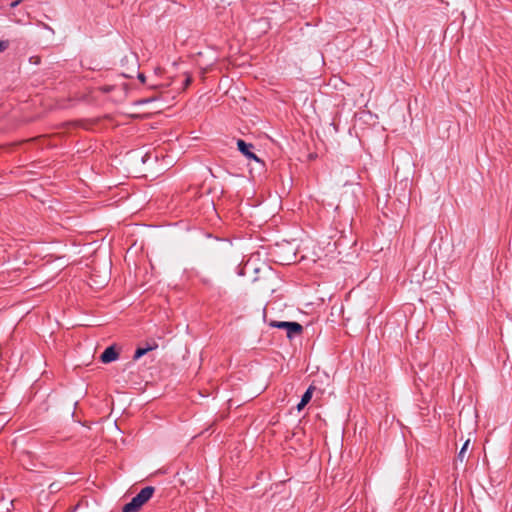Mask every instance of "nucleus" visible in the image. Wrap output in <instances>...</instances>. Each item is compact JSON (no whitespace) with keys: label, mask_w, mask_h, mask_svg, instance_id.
Segmentation results:
<instances>
[{"label":"nucleus","mask_w":512,"mask_h":512,"mask_svg":"<svg viewBox=\"0 0 512 512\" xmlns=\"http://www.w3.org/2000/svg\"><path fill=\"white\" fill-rule=\"evenodd\" d=\"M469 444H470V439H467L465 441V443L463 444L458 456H457V459L462 463L465 461L466 459V452L468 450V447H469Z\"/></svg>","instance_id":"obj_7"},{"label":"nucleus","mask_w":512,"mask_h":512,"mask_svg":"<svg viewBox=\"0 0 512 512\" xmlns=\"http://www.w3.org/2000/svg\"><path fill=\"white\" fill-rule=\"evenodd\" d=\"M154 491L155 489L152 486L143 488L129 503L123 506L122 512H138L140 508L151 499Z\"/></svg>","instance_id":"obj_1"},{"label":"nucleus","mask_w":512,"mask_h":512,"mask_svg":"<svg viewBox=\"0 0 512 512\" xmlns=\"http://www.w3.org/2000/svg\"><path fill=\"white\" fill-rule=\"evenodd\" d=\"M157 347H158V344L156 343V341H152L151 343H147L145 347L137 348V350L135 351V354L133 356V359L134 360H138L143 355H145L149 351H152V350L156 349Z\"/></svg>","instance_id":"obj_6"},{"label":"nucleus","mask_w":512,"mask_h":512,"mask_svg":"<svg viewBox=\"0 0 512 512\" xmlns=\"http://www.w3.org/2000/svg\"><path fill=\"white\" fill-rule=\"evenodd\" d=\"M20 2H21V0H17V1H15V2H13V3L11 4V6H12V7H16Z\"/></svg>","instance_id":"obj_11"},{"label":"nucleus","mask_w":512,"mask_h":512,"mask_svg":"<svg viewBox=\"0 0 512 512\" xmlns=\"http://www.w3.org/2000/svg\"><path fill=\"white\" fill-rule=\"evenodd\" d=\"M9 47L8 41H0V53L5 51Z\"/></svg>","instance_id":"obj_9"},{"label":"nucleus","mask_w":512,"mask_h":512,"mask_svg":"<svg viewBox=\"0 0 512 512\" xmlns=\"http://www.w3.org/2000/svg\"><path fill=\"white\" fill-rule=\"evenodd\" d=\"M274 327L285 329L287 331V337L292 338L302 332L303 327L297 322H275L272 324Z\"/></svg>","instance_id":"obj_2"},{"label":"nucleus","mask_w":512,"mask_h":512,"mask_svg":"<svg viewBox=\"0 0 512 512\" xmlns=\"http://www.w3.org/2000/svg\"><path fill=\"white\" fill-rule=\"evenodd\" d=\"M237 147H238V150L243 155H245L248 159H252V160L256 161L261 167L263 166L262 161L251 151V149L253 148L252 144L246 143L242 139H238Z\"/></svg>","instance_id":"obj_3"},{"label":"nucleus","mask_w":512,"mask_h":512,"mask_svg":"<svg viewBox=\"0 0 512 512\" xmlns=\"http://www.w3.org/2000/svg\"><path fill=\"white\" fill-rule=\"evenodd\" d=\"M316 387L312 384L308 387L306 392L303 394L300 403L297 405V410L301 411L311 400Z\"/></svg>","instance_id":"obj_5"},{"label":"nucleus","mask_w":512,"mask_h":512,"mask_svg":"<svg viewBox=\"0 0 512 512\" xmlns=\"http://www.w3.org/2000/svg\"><path fill=\"white\" fill-rule=\"evenodd\" d=\"M50 488H51V489H56L55 484H51V485H50Z\"/></svg>","instance_id":"obj_13"},{"label":"nucleus","mask_w":512,"mask_h":512,"mask_svg":"<svg viewBox=\"0 0 512 512\" xmlns=\"http://www.w3.org/2000/svg\"><path fill=\"white\" fill-rule=\"evenodd\" d=\"M10 418L7 413H0V431L9 422Z\"/></svg>","instance_id":"obj_8"},{"label":"nucleus","mask_w":512,"mask_h":512,"mask_svg":"<svg viewBox=\"0 0 512 512\" xmlns=\"http://www.w3.org/2000/svg\"><path fill=\"white\" fill-rule=\"evenodd\" d=\"M118 357H119V353L115 350V347L109 346L101 354L100 360L106 364V363H110V362L117 360Z\"/></svg>","instance_id":"obj_4"},{"label":"nucleus","mask_w":512,"mask_h":512,"mask_svg":"<svg viewBox=\"0 0 512 512\" xmlns=\"http://www.w3.org/2000/svg\"><path fill=\"white\" fill-rule=\"evenodd\" d=\"M191 80H192L191 77L187 76L185 79V86H188L191 83Z\"/></svg>","instance_id":"obj_10"},{"label":"nucleus","mask_w":512,"mask_h":512,"mask_svg":"<svg viewBox=\"0 0 512 512\" xmlns=\"http://www.w3.org/2000/svg\"><path fill=\"white\" fill-rule=\"evenodd\" d=\"M139 80H140V81H142V82H144V81H145V77H144V75L140 74V75H139Z\"/></svg>","instance_id":"obj_12"}]
</instances>
